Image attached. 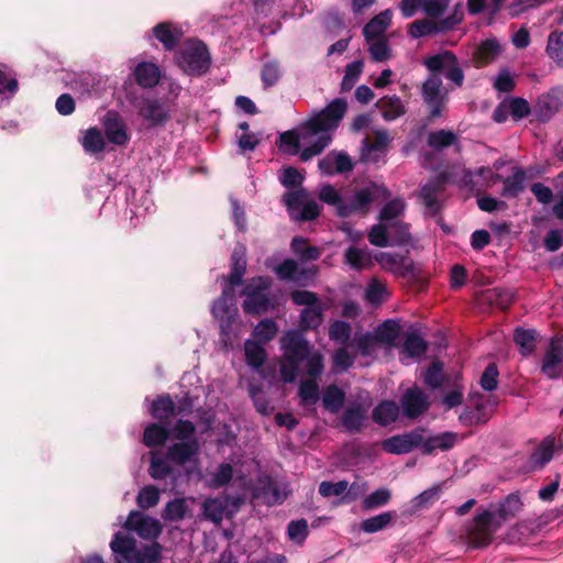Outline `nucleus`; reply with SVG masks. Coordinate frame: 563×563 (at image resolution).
Wrapping results in <instances>:
<instances>
[{
  "label": "nucleus",
  "mask_w": 563,
  "mask_h": 563,
  "mask_svg": "<svg viewBox=\"0 0 563 563\" xmlns=\"http://www.w3.org/2000/svg\"><path fill=\"white\" fill-rule=\"evenodd\" d=\"M457 442V434L454 432H442L435 435L424 437L423 429L393 435L382 442L383 450L388 454L401 455L419 448L424 455L433 454L437 450L448 451Z\"/></svg>",
  "instance_id": "f257e3e1"
},
{
  "label": "nucleus",
  "mask_w": 563,
  "mask_h": 563,
  "mask_svg": "<svg viewBox=\"0 0 563 563\" xmlns=\"http://www.w3.org/2000/svg\"><path fill=\"white\" fill-rule=\"evenodd\" d=\"M180 69L190 76H201L209 71L211 55L207 45L200 40H188L175 53Z\"/></svg>",
  "instance_id": "f03ea898"
},
{
  "label": "nucleus",
  "mask_w": 563,
  "mask_h": 563,
  "mask_svg": "<svg viewBox=\"0 0 563 563\" xmlns=\"http://www.w3.org/2000/svg\"><path fill=\"white\" fill-rule=\"evenodd\" d=\"M271 286L272 279L268 276H255L244 284L240 292L245 297L242 302L244 313L257 317L265 314L274 307L266 292Z\"/></svg>",
  "instance_id": "7ed1b4c3"
},
{
  "label": "nucleus",
  "mask_w": 563,
  "mask_h": 563,
  "mask_svg": "<svg viewBox=\"0 0 563 563\" xmlns=\"http://www.w3.org/2000/svg\"><path fill=\"white\" fill-rule=\"evenodd\" d=\"M390 192L386 187L371 183L368 186L356 189L349 198L344 197L343 205L339 208L340 218L352 216L365 217L371 211V206L378 199H387Z\"/></svg>",
  "instance_id": "20e7f679"
},
{
  "label": "nucleus",
  "mask_w": 563,
  "mask_h": 563,
  "mask_svg": "<svg viewBox=\"0 0 563 563\" xmlns=\"http://www.w3.org/2000/svg\"><path fill=\"white\" fill-rule=\"evenodd\" d=\"M347 110V102L343 98H335L322 110L301 124V130L309 135L327 133L339 126Z\"/></svg>",
  "instance_id": "39448f33"
},
{
  "label": "nucleus",
  "mask_w": 563,
  "mask_h": 563,
  "mask_svg": "<svg viewBox=\"0 0 563 563\" xmlns=\"http://www.w3.org/2000/svg\"><path fill=\"white\" fill-rule=\"evenodd\" d=\"M169 430L170 438L177 442L168 448L164 457H195L200 448L195 423L179 419Z\"/></svg>",
  "instance_id": "423d86ee"
},
{
  "label": "nucleus",
  "mask_w": 563,
  "mask_h": 563,
  "mask_svg": "<svg viewBox=\"0 0 563 563\" xmlns=\"http://www.w3.org/2000/svg\"><path fill=\"white\" fill-rule=\"evenodd\" d=\"M421 97L430 110L429 120L440 118L448 101L446 92L442 91V78L428 77L421 86Z\"/></svg>",
  "instance_id": "0eeeda50"
},
{
  "label": "nucleus",
  "mask_w": 563,
  "mask_h": 563,
  "mask_svg": "<svg viewBox=\"0 0 563 563\" xmlns=\"http://www.w3.org/2000/svg\"><path fill=\"white\" fill-rule=\"evenodd\" d=\"M493 519L494 514L487 509L474 517L472 525L466 529L468 543L473 548H484L492 543L493 531L490 526Z\"/></svg>",
  "instance_id": "6e6552de"
},
{
  "label": "nucleus",
  "mask_w": 563,
  "mask_h": 563,
  "mask_svg": "<svg viewBox=\"0 0 563 563\" xmlns=\"http://www.w3.org/2000/svg\"><path fill=\"white\" fill-rule=\"evenodd\" d=\"M285 360L302 363L311 353V345L300 331H288L282 338Z\"/></svg>",
  "instance_id": "1a4fd4ad"
},
{
  "label": "nucleus",
  "mask_w": 563,
  "mask_h": 563,
  "mask_svg": "<svg viewBox=\"0 0 563 563\" xmlns=\"http://www.w3.org/2000/svg\"><path fill=\"white\" fill-rule=\"evenodd\" d=\"M404 416L408 419H417L424 413L429 407L428 395L419 387L408 388L400 398Z\"/></svg>",
  "instance_id": "9d476101"
},
{
  "label": "nucleus",
  "mask_w": 563,
  "mask_h": 563,
  "mask_svg": "<svg viewBox=\"0 0 563 563\" xmlns=\"http://www.w3.org/2000/svg\"><path fill=\"white\" fill-rule=\"evenodd\" d=\"M104 135L107 140L118 146H124L130 141L126 125L118 111L109 110L102 119Z\"/></svg>",
  "instance_id": "9b49d317"
},
{
  "label": "nucleus",
  "mask_w": 563,
  "mask_h": 563,
  "mask_svg": "<svg viewBox=\"0 0 563 563\" xmlns=\"http://www.w3.org/2000/svg\"><path fill=\"white\" fill-rule=\"evenodd\" d=\"M375 261L385 269L398 277H408L413 275V261L405 255L379 252L375 255Z\"/></svg>",
  "instance_id": "f8f14e48"
},
{
  "label": "nucleus",
  "mask_w": 563,
  "mask_h": 563,
  "mask_svg": "<svg viewBox=\"0 0 563 563\" xmlns=\"http://www.w3.org/2000/svg\"><path fill=\"white\" fill-rule=\"evenodd\" d=\"M110 548L114 555V563H137L136 540L133 537L114 533Z\"/></svg>",
  "instance_id": "ddd939ff"
},
{
  "label": "nucleus",
  "mask_w": 563,
  "mask_h": 563,
  "mask_svg": "<svg viewBox=\"0 0 563 563\" xmlns=\"http://www.w3.org/2000/svg\"><path fill=\"white\" fill-rule=\"evenodd\" d=\"M563 339L551 340L541 371L549 378H558L563 372Z\"/></svg>",
  "instance_id": "4468645a"
},
{
  "label": "nucleus",
  "mask_w": 563,
  "mask_h": 563,
  "mask_svg": "<svg viewBox=\"0 0 563 563\" xmlns=\"http://www.w3.org/2000/svg\"><path fill=\"white\" fill-rule=\"evenodd\" d=\"M139 113L150 126H164L170 119L169 110L158 99H144Z\"/></svg>",
  "instance_id": "2eb2a0df"
},
{
  "label": "nucleus",
  "mask_w": 563,
  "mask_h": 563,
  "mask_svg": "<svg viewBox=\"0 0 563 563\" xmlns=\"http://www.w3.org/2000/svg\"><path fill=\"white\" fill-rule=\"evenodd\" d=\"M148 413L156 422L168 424L176 416V404L169 394H161L148 406Z\"/></svg>",
  "instance_id": "dca6fc26"
},
{
  "label": "nucleus",
  "mask_w": 563,
  "mask_h": 563,
  "mask_svg": "<svg viewBox=\"0 0 563 563\" xmlns=\"http://www.w3.org/2000/svg\"><path fill=\"white\" fill-rule=\"evenodd\" d=\"M367 418V408L363 404L349 406L340 417V423L351 434L360 432Z\"/></svg>",
  "instance_id": "f3484780"
},
{
  "label": "nucleus",
  "mask_w": 563,
  "mask_h": 563,
  "mask_svg": "<svg viewBox=\"0 0 563 563\" xmlns=\"http://www.w3.org/2000/svg\"><path fill=\"white\" fill-rule=\"evenodd\" d=\"M170 439L169 426L161 422L148 423L142 434L141 442L148 449L163 448Z\"/></svg>",
  "instance_id": "a211bd4d"
},
{
  "label": "nucleus",
  "mask_w": 563,
  "mask_h": 563,
  "mask_svg": "<svg viewBox=\"0 0 563 563\" xmlns=\"http://www.w3.org/2000/svg\"><path fill=\"white\" fill-rule=\"evenodd\" d=\"M246 249L244 245L239 244L234 247L230 258L231 272L227 277V282L231 286H240L244 283L243 277L246 273Z\"/></svg>",
  "instance_id": "6ab92c4d"
},
{
  "label": "nucleus",
  "mask_w": 563,
  "mask_h": 563,
  "mask_svg": "<svg viewBox=\"0 0 563 563\" xmlns=\"http://www.w3.org/2000/svg\"><path fill=\"white\" fill-rule=\"evenodd\" d=\"M152 32L166 51H174L184 35L183 31L179 27L173 26L170 22L157 23L152 29Z\"/></svg>",
  "instance_id": "aec40b11"
},
{
  "label": "nucleus",
  "mask_w": 563,
  "mask_h": 563,
  "mask_svg": "<svg viewBox=\"0 0 563 563\" xmlns=\"http://www.w3.org/2000/svg\"><path fill=\"white\" fill-rule=\"evenodd\" d=\"M500 53L501 46L496 38L482 41L472 55L475 67L482 68L493 63Z\"/></svg>",
  "instance_id": "412c9836"
},
{
  "label": "nucleus",
  "mask_w": 563,
  "mask_h": 563,
  "mask_svg": "<svg viewBox=\"0 0 563 563\" xmlns=\"http://www.w3.org/2000/svg\"><path fill=\"white\" fill-rule=\"evenodd\" d=\"M399 406L394 400H382L372 410V419L380 427H387L399 418Z\"/></svg>",
  "instance_id": "4be33fe9"
},
{
  "label": "nucleus",
  "mask_w": 563,
  "mask_h": 563,
  "mask_svg": "<svg viewBox=\"0 0 563 563\" xmlns=\"http://www.w3.org/2000/svg\"><path fill=\"white\" fill-rule=\"evenodd\" d=\"M136 84L142 88H153L159 82L161 70L154 63L141 62L133 71Z\"/></svg>",
  "instance_id": "5701e85b"
},
{
  "label": "nucleus",
  "mask_w": 563,
  "mask_h": 563,
  "mask_svg": "<svg viewBox=\"0 0 563 563\" xmlns=\"http://www.w3.org/2000/svg\"><path fill=\"white\" fill-rule=\"evenodd\" d=\"M375 107L380 110L385 121H395L406 113L405 104L396 95L382 97L376 101Z\"/></svg>",
  "instance_id": "b1692460"
},
{
  "label": "nucleus",
  "mask_w": 563,
  "mask_h": 563,
  "mask_svg": "<svg viewBox=\"0 0 563 563\" xmlns=\"http://www.w3.org/2000/svg\"><path fill=\"white\" fill-rule=\"evenodd\" d=\"M455 57L456 55L452 51L445 49L424 58L423 65L430 71L429 77L441 78V74L444 75L449 66L455 63Z\"/></svg>",
  "instance_id": "393cba45"
},
{
  "label": "nucleus",
  "mask_w": 563,
  "mask_h": 563,
  "mask_svg": "<svg viewBox=\"0 0 563 563\" xmlns=\"http://www.w3.org/2000/svg\"><path fill=\"white\" fill-rule=\"evenodd\" d=\"M538 106L542 120H549L563 107V90L559 88L551 89L539 99Z\"/></svg>",
  "instance_id": "a878e982"
},
{
  "label": "nucleus",
  "mask_w": 563,
  "mask_h": 563,
  "mask_svg": "<svg viewBox=\"0 0 563 563\" xmlns=\"http://www.w3.org/2000/svg\"><path fill=\"white\" fill-rule=\"evenodd\" d=\"M391 22V13L385 10L371 19L363 27V35L367 41L380 38Z\"/></svg>",
  "instance_id": "bb28decb"
},
{
  "label": "nucleus",
  "mask_w": 563,
  "mask_h": 563,
  "mask_svg": "<svg viewBox=\"0 0 563 563\" xmlns=\"http://www.w3.org/2000/svg\"><path fill=\"white\" fill-rule=\"evenodd\" d=\"M344 263L352 269L364 271L373 265L372 255L367 249L350 246L344 252Z\"/></svg>",
  "instance_id": "cd10ccee"
},
{
  "label": "nucleus",
  "mask_w": 563,
  "mask_h": 563,
  "mask_svg": "<svg viewBox=\"0 0 563 563\" xmlns=\"http://www.w3.org/2000/svg\"><path fill=\"white\" fill-rule=\"evenodd\" d=\"M324 307L322 303L305 307L300 312V332L317 330L323 321Z\"/></svg>",
  "instance_id": "c85d7f7f"
},
{
  "label": "nucleus",
  "mask_w": 563,
  "mask_h": 563,
  "mask_svg": "<svg viewBox=\"0 0 563 563\" xmlns=\"http://www.w3.org/2000/svg\"><path fill=\"white\" fill-rule=\"evenodd\" d=\"M526 172L521 167L514 168V173L503 179L501 196L516 198L525 190Z\"/></svg>",
  "instance_id": "c756f323"
},
{
  "label": "nucleus",
  "mask_w": 563,
  "mask_h": 563,
  "mask_svg": "<svg viewBox=\"0 0 563 563\" xmlns=\"http://www.w3.org/2000/svg\"><path fill=\"white\" fill-rule=\"evenodd\" d=\"M345 401V393L335 384L327 386L322 391V405L331 413H338Z\"/></svg>",
  "instance_id": "7c9ffc66"
},
{
  "label": "nucleus",
  "mask_w": 563,
  "mask_h": 563,
  "mask_svg": "<svg viewBox=\"0 0 563 563\" xmlns=\"http://www.w3.org/2000/svg\"><path fill=\"white\" fill-rule=\"evenodd\" d=\"M523 508V503L519 493H510L503 501H500L497 516L503 521H508L515 518Z\"/></svg>",
  "instance_id": "2f4dec72"
},
{
  "label": "nucleus",
  "mask_w": 563,
  "mask_h": 563,
  "mask_svg": "<svg viewBox=\"0 0 563 563\" xmlns=\"http://www.w3.org/2000/svg\"><path fill=\"white\" fill-rule=\"evenodd\" d=\"M233 466L230 463H221L216 471L208 472L205 475L207 485L213 489L229 484L233 477Z\"/></svg>",
  "instance_id": "473e14b6"
},
{
  "label": "nucleus",
  "mask_w": 563,
  "mask_h": 563,
  "mask_svg": "<svg viewBox=\"0 0 563 563\" xmlns=\"http://www.w3.org/2000/svg\"><path fill=\"white\" fill-rule=\"evenodd\" d=\"M457 143V135L451 130H438L428 134L427 144L435 151H442Z\"/></svg>",
  "instance_id": "72a5a7b5"
},
{
  "label": "nucleus",
  "mask_w": 563,
  "mask_h": 563,
  "mask_svg": "<svg viewBox=\"0 0 563 563\" xmlns=\"http://www.w3.org/2000/svg\"><path fill=\"white\" fill-rule=\"evenodd\" d=\"M443 483L435 484L432 487L423 490L411 500V509L419 511L427 509L440 499Z\"/></svg>",
  "instance_id": "f704fd0d"
},
{
  "label": "nucleus",
  "mask_w": 563,
  "mask_h": 563,
  "mask_svg": "<svg viewBox=\"0 0 563 563\" xmlns=\"http://www.w3.org/2000/svg\"><path fill=\"white\" fill-rule=\"evenodd\" d=\"M244 353L247 365L255 369L261 368L267 358L263 344L252 340H247L244 343Z\"/></svg>",
  "instance_id": "c9c22d12"
},
{
  "label": "nucleus",
  "mask_w": 563,
  "mask_h": 563,
  "mask_svg": "<svg viewBox=\"0 0 563 563\" xmlns=\"http://www.w3.org/2000/svg\"><path fill=\"white\" fill-rule=\"evenodd\" d=\"M537 331L533 329L517 328L514 332V341L520 347V353L528 356L536 349Z\"/></svg>",
  "instance_id": "e433bc0d"
},
{
  "label": "nucleus",
  "mask_w": 563,
  "mask_h": 563,
  "mask_svg": "<svg viewBox=\"0 0 563 563\" xmlns=\"http://www.w3.org/2000/svg\"><path fill=\"white\" fill-rule=\"evenodd\" d=\"M400 332V325L393 319L385 320L379 324L375 332V339L380 344L393 345Z\"/></svg>",
  "instance_id": "4c0bfd02"
},
{
  "label": "nucleus",
  "mask_w": 563,
  "mask_h": 563,
  "mask_svg": "<svg viewBox=\"0 0 563 563\" xmlns=\"http://www.w3.org/2000/svg\"><path fill=\"white\" fill-rule=\"evenodd\" d=\"M396 517L395 511H386L369 517L361 522V530L366 533H375L384 530Z\"/></svg>",
  "instance_id": "58836bf2"
},
{
  "label": "nucleus",
  "mask_w": 563,
  "mask_h": 563,
  "mask_svg": "<svg viewBox=\"0 0 563 563\" xmlns=\"http://www.w3.org/2000/svg\"><path fill=\"white\" fill-rule=\"evenodd\" d=\"M82 147L85 152L89 154H98L104 151L106 141L98 128H89L86 131V134L82 139Z\"/></svg>",
  "instance_id": "ea45409f"
},
{
  "label": "nucleus",
  "mask_w": 563,
  "mask_h": 563,
  "mask_svg": "<svg viewBox=\"0 0 563 563\" xmlns=\"http://www.w3.org/2000/svg\"><path fill=\"white\" fill-rule=\"evenodd\" d=\"M163 531L159 520L145 516L139 520L136 533L144 540H156Z\"/></svg>",
  "instance_id": "a19ab883"
},
{
  "label": "nucleus",
  "mask_w": 563,
  "mask_h": 563,
  "mask_svg": "<svg viewBox=\"0 0 563 563\" xmlns=\"http://www.w3.org/2000/svg\"><path fill=\"white\" fill-rule=\"evenodd\" d=\"M555 454H563V443L561 440L556 441L555 437L548 435L540 442L530 457H553Z\"/></svg>",
  "instance_id": "79ce46f5"
},
{
  "label": "nucleus",
  "mask_w": 563,
  "mask_h": 563,
  "mask_svg": "<svg viewBox=\"0 0 563 563\" xmlns=\"http://www.w3.org/2000/svg\"><path fill=\"white\" fill-rule=\"evenodd\" d=\"M545 52L558 66L563 67V31H553L549 34Z\"/></svg>",
  "instance_id": "37998d69"
},
{
  "label": "nucleus",
  "mask_w": 563,
  "mask_h": 563,
  "mask_svg": "<svg viewBox=\"0 0 563 563\" xmlns=\"http://www.w3.org/2000/svg\"><path fill=\"white\" fill-rule=\"evenodd\" d=\"M187 510L186 500L184 498H175L166 504L162 517L167 521H181L185 519Z\"/></svg>",
  "instance_id": "c03bdc74"
},
{
  "label": "nucleus",
  "mask_w": 563,
  "mask_h": 563,
  "mask_svg": "<svg viewBox=\"0 0 563 563\" xmlns=\"http://www.w3.org/2000/svg\"><path fill=\"white\" fill-rule=\"evenodd\" d=\"M291 250L301 261H317L321 252L316 246L307 245V240L301 236H295L291 240Z\"/></svg>",
  "instance_id": "a18cd8bd"
},
{
  "label": "nucleus",
  "mask_w": 563,
  "mask_h": 563,
  "mask_svg": "<svg viewBox=\"0 0 563 563\" xmlns=\"http://www.w3.org/2000/svg\"><path fill=\"white\" fill-rule=\"evenodd\" d=\"M278 331L277 324L273 319H263L253 330L255 342L265 344L271 342Z\"/></svg>",
  "instance_id": "49530a36"
},
{
  "label": "nucleus",
  "mask_w": 563,
  "mask_h": 563,
  "mask_svg": "<svg viewBox=\"0 0 563 563\" xmlns=\"http://www.w3.org/2000/svg\"><path fill=\"white\" fill-rule=\"evenodd\" d=\"M388 234L391 245H404L411 242L409 224L401 221H394L388 224Z\"/></svg>",
  "instance_id": "de8ad7c7"
},
{
  "label": "nucleus",
  "mask_w": 563,
  "mask_h": 563,
  "mask_svg": "<svg viewBox=\"0 0 563 563\" xmlns=\"http://www.w3.org/2000/svg\"><path fill=\"white\" fill-rule=\"evenodd\" d=\"M428 350V343L417 333H409L402 344V353L408 357H419Z\"/></svg>",
  "instance_id": "09e8293b"
},
{
  "label": "nucleus",
  "mask_w": 563,
  "mask_h": 563,
  "mask_svg": "<svg viewBox=\"0 0 563 563\" xmlns=\"http://www.w3.org/2000/svg\"><path fill=\"white\" fill-rule=\"evenodd\" d=\"M298 395L303 406L316 405L320 399L319 386L316 380H302L299 385Z\"/></svg>",
  "instance_id": "8fccbe9b"
},
{
  "label": "nucleus",
  "mask_w": 563,
  "mask_h": 563,
  "mask_svg": "<svg viewBox=\"0 0 563 563\" xmlns=\"http://www.w3.org/2000/svg\"><path fill=\"white\" fill-rule=\"evenodd\" d=\"M391 493L388 488H379L367 495L362 501V508L373 510L383 507L389 503Z\"/></svg>",
  "instance_id": "3c124183"
},
{
  "label": "nucleus",
  "mask_w": 563,
  "mask_h": 563,
  "mask_svg": "<svg viewBox=\"0 0 563 563\" xmlns=\"http://www.w3.org/2000/svg\"><path fill=\"white\" fill-rule=\"evenodd\" d=\"M202 514L206 519L220 523L223 519L224 505L218 498H208L202 503Z\"/></svg>",
  "instance_id": "603ef678"
},
{
  "label": "nucleus",
  "mask_w": 563,
  "mask_h": 563,
  "mask_svg": "<svg viewBox=\"0 0 563 563\" xmlns=\"http://www.w3.org/2000/svg\"><path fill=\"white\" fill-rule=\"evenodd\" d=\"M351 334L352 328L346 321L334 320L329 327V338L336 343L346 344Z\"/></svg>",
  "instance_id": "864d4df0"
},
{
  "label": "nucleus",
  "mask_w": 563,
  "mask_h": 563,
  "mask_svg": "<svg viewBox=\"0 0 563 563\" xmlns=\"http://www.w3.org/2000/svg\"><path fill=\"white\" fill-rule=\"evenodd\" d=\"M212 314L219 319H235L238 308L234 301H229L227 298H218L212 305Z\"/></svg>",
  "instance_id": "5fc2aeb1"
},
{
  "label": "nucleus",
  "mask_w": 563,
  "mask_h": 563,
  "mask_svg": "<svg viewBox=\"0 0 563 563\" xmlns=\"http://www.w3.org/2000/svg\"><path fill=\"white\" fill-rule=\"evenodd\" d=\"M408 32L413 38H419L439 33L437 23L429 19H420L413 21L412 23L409 24Z\"/></svg>",
  "instance_id": "6e6d98bb"
},
{
  "label": "nucleus",
  "mask_w": 563,
  "mask_h": 563,
  "mask_svg": "<svg viewBox=\"0 0 563 563\" xmlns=\"http://www.w3.org/2000/svg\"><path fill=\"white\" fill-rule=\"evenodd\" d=\"M159 501V490L153 485L143 487L136 497V504L141 509L155 507Z\"/></svg>",
  "instance_id": "4d7b16f0"
},
{
  "label": "nucleus",
  "mask_w": 563,
  "mask_h": 563,
  "mask_svg": "<svg viewBox=\"0 0 563 563\" xmlns=\"http://www.w3.org/2000/svg\"><path fill=\"white\" fill-rule=\"evenodd\" d=\"M331 136L329 134H321L312 144L305 147L300 152V159L302 162H308L312 157L321 154L323 150L331 143Z\"/></svg>",
  "instance_id": "13d9d810"
},
{
  "label": "nucleus",
  "mask_w": 563,
  "mask_h": 563,
  "mask_svg": "<svg viewBox=\"0 0 563 563\" xmlns=\"http://www.w3.org/2000/svg\"><path fill=\"white\" fill-rule=\"evenodd\" d=\"M275 273L282 280H292L301 284V276H296L298 273V264L295 260L287 258L283 261L276 268Z\"/></svg>",
  "instance_id": "bf43d9fd"
},
{
  "label": "nucleus",
  "mask_w": 563,
  "mask_h": 563,
  "mask_svg": "<svg viewBox=\"0 0 563 563\" xmlns=\"http://www.w3.org/2000/svg\"><path fill=\"white\" fill-rule=\"evenodd\" d=\"M443 364L440 361H434L431 363V365L427 368L423 380L426 385L429 387L435 389L441 387L443 384Z\"/></svg>",
  "instance_id": "052dcab7"
},
{
  "label": "nucleus",
  "mask_w": 563,
  "mask_h": 563,
  "mask_svg": "<svg viewBox=\"0 0 563 563\" xmlns=\"http://www.w3.org/2000/svg\"><path fill=\"white\" fill-rule=\"evenodd\" d=\"M163 547L154 541L137 551V563H157L162 558Z\"/></svg>",
  "instance_id": "680f3d73"
},
{
  "label": "nucleus",
  "mask_w": 563,
  "mask_h": 563,
  "mask_svg": "<svg viewBox=\"0 0 563 563\" xmlns=\"http://www.w3.org/2000/svg\"><path fill=\"white\" fill-rule=\"evenodd\" d=\"M19 90V82L14 77H8L0 69V103L4 100H11Z\"/></svg>",
  "instance_id": "e2e57ef3"
},
{
  "label": "nucleus",
  "mask_w": 563,
  "mask_h": 563,
  "mask_svg": "<svg viewBox=\"0 0 563 563\" xmlns=\"http://www.w3.org/2000/svg\"><path fill=\"white\" fill-rule=\"evenodd\" d=\"M306 361V373L312 379L316 380L323 373V355L319 351L311 352Z\"/></svg>",
  "instance_id": "0e129e2a"
},
{
  "label": "nucleus",
  "mask_w": 563,
  "mask_h": 563,
  "mask_svg": "<svg viewBox=\"0 0 563 563\" xmlns=\"http://www.w3.org/2000/svg\"><path fill=\"white\" fill-rule=\"evenodd\" d=\"M405 202L401 199H393L388 201L379 212L380 221H397L396 219L404 212Z\"/></svg>",
  "instance_id": "69168bd1"
},
{
  "label": "nucleus",
  "mask_w": 563,
  "mask_h": 563,
  "mask_svg": "<svg viewBox=\"0 0 563 563\" xmlns=\"http://www.w3.org/2000/svg\"><path fill=\"white\" fill-rule=\"evenodd\" d=\"M499 371L496 363L492 362L485 367L481 376V386L486 391H493L498 385Z\"/></svg>",
  "instance_id": "338daca9"
},
{
  "label": "nucleus",
  "mask_w": 563,
  "mask_h": 563,
  "mask_svg": "<svg viewBox=\"0 0 563 563\" xmlns=\"http://www.w3.org/2000/svg\"><path fill=\"white\" fill-rule=\"evenodd\" d=\"M368 241L372 245L385 247L389 245L388 225L378 223L372 227L368 232Z\"/></svg>",
  "instance_id": "774afa93"
}]
</instances>
